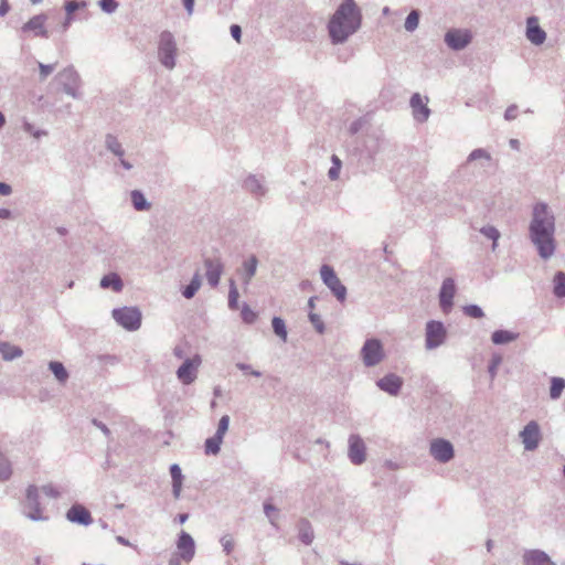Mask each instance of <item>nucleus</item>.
<instances>
[{
	"instance_id": "obj_24",
	"label": "nucleus",
	"mask_w": 565,
	"mask_h": 565,
	"mask_svg": "<svg viewBox=\"0 0 565 565\" xmlns=\"http://www.w3.org/2000/svg\"><path fill=\"white\" fill-rule=\"evenodd\" d=\"M258 266V259L255 255L249 256L247 259H245L242 264V268L238 270V274L241 275L242 281L245 287H247L253 277L256 274Z\"/></svg>"
},
{
	"instance_id": "obj_49",
	"label": "nucleus",
	"mask_w": 565,
	"mask_h": 565,
	"mask_svg": "<svg viewBox=\"0 0 565 565\" xmlns=\"http://www.w3.org/2000/svg\"><path fill=\"white\" fill-rule=\"evenodd\" d=\"M228 425H230V416L223 415L218 420L217 429L214 435H216L221 438H224V435L226 434V431L228 429Z\"/></svg>"
},
{
	"instance_id": "obj_8",
	"label": "nucleus",
	"mask_w": 565,
	"mask_h": 565,
	"mask_svg": "<svg viewBox=\"0 0 565 565\" xmlns=\"http://www.w3.org/2000/svg\"><path fill=\"white\" fill-rule=\"evenodd\" d=\"M519 438L525 451H535L543 439L540 424L536 420H530L519 431Z\"/></svg>"
},
{
	"instance_id": "obj_40",
	"label": "nucleus",
	"mask_w": 565,
	"mask_h": 565,
	"mask_svg": "<svg viewBox=\"0 0 565 565\" xmlns=\"http://www.w3.org/2000/svg\"><path fill=\"white\" fill-rule=\"evenodd\" d=\"M480 233L492 241V250H495L498 246V241L501 236L498 228L491 225H487L480 228Z\"/></svg>"
},
{
	"instance_id": "obj_61",
	"label": "nucleus",
	"mask_w": 565,
	"mask_h": 565,
	"mask_svg": "<svg viewBox=\"0 0 565 565\" xmlns=\"http://www.w3.org/2000/svg\"><path fill=\"white\" fill-rule=\"evenodd\" d=\"M340 170H341L340 168L331 166V168L328 171L329 179L332 181L338 180V178L340 175Z\"/></svg>"
},
{
	"instance_id": "obj_59",
	"label": "nucleus",
	"mask_w": 565,
	"mask_h": 565,
	"mask_svg": "<svg viewBox=\"0 0 565 565\" xmlns=\"http://www.w3.org/2000/svg\"><path fill=\"white\" fill-rule=\"evenodd\" d=\"M231 35L233 36L234 40H236L237 42H241V38H242L241 26L237 24L231 25Z\"/></svg>"
},
{
	"instance_id": "obj_27",
	"label": "nucleus",
	"mask_w": 565,
	"mask_h": 565,
	"mask_svg": "<svg viewBox=\"0 0 565 565\" xmlns=\"http://www.w3.org/2000/svg\"><path fill=\"white\" fill-rule=\"evenodd\" d=\"M298 537L305 545H310L315 540V532L311 523L302 518L297 523Z\"/></svg>"
},
{
	"instance_id": "obj_55",
	"label": "nucleus",
	"mask_w": 565,
	"mask_h": 565,
	"mask_svg": "<svg viewBox=\"0 0 565 565\" xmlns=\"http://www.w3.org/2000/svg\"><path fill=\"white\" fill-rule=\"evenodd\" d=\"M236 367L238 370H241L243 372H246V373H249V374H252L253 376H256V377H259L262 375V373L259 371L253 370L249 364H246V363H243V362L236 363Z\"/></svg>"
},
{
	"instance_id": "obj_7",
	"label": "nucleus",
	"mask_w": 565,
	"mask_h": 565,
	"mask_svg": "<svg viewBox=\"0 0 565 565\" xmlns=\"http://www.w3.org/2000/svg\"><path fill=\"white\" fill-rule=\"evenodd\" d=\"M447 335V329L441 321H427L425 326V349L431 351L441 347L445 344Z\"/></svg>"
},
{
	"instance_id": "obj_29",
	"label": "nucleus",
	"mask_w": 565,
	"mask_h": 565,
	"mask_svg": "<svg viewBox=\"0 0 565 565\" xmlns=\"http://www.w3.org/2000/svg\"><path fill=\"white\" fill-rule=\"evenodd\" d=\"M105 148L117 158L125 156L126 151L122 143L119 141L117 136L107 134L104 140Z\"/></svg>"
},
{
	"instance_id": "obj_31",
	"label": "nucleus",
	"mask_w": 565,
	"mask_h": 565,
	"mask_svg": "<svg viewBox=\"0 0 565 565\" xmlns=\"http://www.w3.org/2000/svg\"><path fill=\"white\" fill-rule=\"evenodd\" d=\"M130 200L134 209L138 212L149 211L151 207L150 202L146 199L140 190H132L130 192Z\"/></svg>"
},
{
	"instance_id": "obj_34",
	"label": "nucleus",
	"mask_w": 565,
	"mask_h": 565,
	"mask_svg": "<svg viewBox=\"0 0 565 565\" xmlns=\"http://www.w3.org/2000/svg\"><path fill=\"white\" fill-rule=\"evenodd\" d=\"M50 371L54 374L55 379L61 383L64 384L68 380V372L66 371L63 363L58 361H51L49 363Z\"/></svg>"
},
{
	"instance_id": "obj_28",
	"label": "nucleus",
	"mask_w": 565,
	"mask_h": 565,
	"mask_svg": "<svg viewBox=\"0 0 565 565\" xmlns=\"http://www.w3.org/2000/svg\"><path fill=\"white\" fill-rule=\"evenodd\" d=\"M99 285L103 289H111L115 292H120L124 288L122 279L116 273H109L103 276Z\"/></svg>"
},
{
	"instance_id": "obj_41",
	"label": "nucleus",
	"mask_w": 565,
	"mask_h": 565,
	"mask_svg": "<svg viewBox=\"0 0 565 565\" xmlns=\"http://www.w3.org/2000/svg\"><path fill=\"white\" fill-rule=\"evenodd\" d=\"M271 327L277 337H279L284 342L287 341V328L285 321L279 317H274L271 320Z\"/></svg>"
},
{
	"instance_id": "obj_9",
	"label": "nucleus",
	"mask_w": 565,
	"mask_h": 565,
	"mask_svg": "<svg viewBox=\"0 0 565 565\" xmlns=\"http://www.w3.org/2000/svg\"><path fill=\"white\" fill-rule=\"evenodd\" d=\"M202 364L200 354H194L191 358L184 359L182 364L178 367L175 375L183 385H191L198 379L199 369Z\"/></svg>"
},
{
	"instance_id": "obj_48",
	"label": "nucleus",
	"mask_w": 565,
	"mask_h": 565,
	"mask_svg": "<svg viewBox=\"0 0 565 565\" xmlns=\"http://www.w3.org/2000/svg\"><path fill=\"white\" fill-rule=\"evenodd\" d=\"M220 543H221L223 551L226 555H230L232 553V551L234 550L235 543H234L232 535H230V534L223 535L220 539Z\"/></svg>"
},
{
	"instance_id": "obj_58",
	"label": "nucleus",
	"mask_w": 565,
	"mask_h": 565,
	"mask_svg": "<svg viewBox=\"0 0 565 565\" xmlns=\"http://www.w3.org/2000/svg\"><path fill=\"white\" fill-rule=\"evenodd\" d=\"M518 116V107L516 105H511L507 108L505 113H504V118L505 120H513L515 119Z\"/></svg>"
},
{
	"instance_id": "obj_26",
	"label": "nucleus",
	"mask_w": 565,
	"mask_h": 565,
	"mask_svg": "<svg viewBox=\"0 0 565 565\" xmlns=\"http://www.w3.org/2000/svg\"><path fill=\"white\" fill-rule=\"evenodd\" d=\"M56 81L62 85L63 89L68 86L81 84V77L73 66H67L58 72Z\"/></svg>"
},
{
	"instance_id": "obj_13",
	"label": "nucleus",
	"mask_w": 565,
	"mask_h": 565,
	"mask_svg": "<svg viewBox=\"0 0 565 565\" xmlns=\"http://www.w3.org/2000/svg\"><path fill=\"white\" fill-rule=\"evenodd\" d=\"M348 457L353 465H362L366 460V447L359 435L349 437Z\"/></svg>"
},
{
	"instance_id": "obj_64",
	"label": "nucleus",
	"mask_w": 565,
	"mask_h": 565,
	"mask_svg": "<svg viewBox=\"0 0 565 565\" xmlns=\"http://www.w3.org/2000/svg\"><path fill=\"white\" fill-rule=\"evenodd\" d=\"M10 10V6L7 0L0 1V17H4Z\"/></svg>"
},
{
	"instance_id": "obj_25",
	"label": "nucleus",
	"mask_w": 565,
	"mask_h": 565,
	"mask_svg": "<svg viewBox=\"0 0 565 565\" xmlns=\"http://www.w3.org/2000/svg\"><path fill=\"white\" fill-rule=\"evenodd\" d=\"M86 7H87V3L85 1L73 0V1L65 2L64 10H65L66 14H65L64 21L61 24L63 32H66L68 30V28L71 26V24L74 22V20H75L74 13L79 9H85Z\"/></svg>"
},
{
	"instance_id": "obj_57",
	"label": "nucleus",
	"mask_w": 565,
	"mask_h": 565,
	"mask_svg": "<svg viewBox=\"0 0 565 565\" xmlns=\"http://www.w3.org/2000/svg\"><path fill=\"white\" fill-rule=\"evenodd\" d=\"M79 85H81V84H76V85H73V86H68V87L64 88L63 90H64V93H65L66 95H68V96H71V97H73V98H75V99H78V98H81V96H82V95H81V93H79V90H78Z\"/></svg>"
},
{
	"instance_id": "obj_12",
	"label": "nucleus",
	"mask_w": 565,
	"mask_h": 565,
	"mask_svg": "<svg viewBox=\"0 0 565 565\" xmlns=\"http://www.w3.org/2000/svg\"><path fill=\"white\" fill-rule=\"evenodd\" d=\"M429 454L440 463H447L455 457L452 444L444 438H437L430 443Z\"/></svg>"
},
{
	"instance_id": "obj_33",
	"label": "nucleus",
	"mask_w": 565,
	"mask_h": 565,
	"mask_svg": "<svg viewBox=\"0 0 565 565\" xmlns=\"http://www.w3.org/2000/svg\"><path fill=\"white\" fill-rule=\"evenodd\" d=\"M202 285V279H201V275L199 271H196L194 274V276L192 277L190 284L188 286L184 287V289L182 290V296L186 299H191L195 296V294L198 292V290L200 289Z\"/></svg>"
},
{
	"instance_id": "obj_53",
	"label": "nucleus",
	"mask_w": 565,
	"mask_h": 565,
	"mask_svg": "<svg viewBox=\"0 0 565 565\" xmlns=\"http://www.w3.org/2000/svg\"><path fill=\"white\" fill-rule=\"evenodd\" d=\"M41 491L49 498L58 499L61 498V491L53 484H45L41 488Z\"/></svg>"
},
{
	"instance_id": "obj_23",
	"label": "nucleus",
	"mask_w": 565,
	"mask_h": 565,
	"mask_svg": "<svg viewBox=\"0 0 565 565\" xmlns=\"http://www.w3.org/2000/svg\"><path fill=\"white\" fill-rule=\"evenodd\" d=\"M243 186L254 196H264L267 192L264 178L254 174L248 175L244 180Z\"/></svg>"
},
{
	"instance_id": "obj_47",
	"label": "nucleus",
	"mask_w": 565,
	"mask_h": 565,
	"mask_svg": "<svg viewBox=\"0 0 565 565\" xmlns=\"http://www.w3.org/2000/svg\"><path fill=\"white\" fill-rule=\"evenodd\" d=\"M309 320L318 333L322 334L324 332V330H326L324 323L318 313L310 312Z\"/></svg>"
},
{
	"instance_id": "obj_56",
	"label": "nucleus",
	"mask_w": 565,
	"mask_h": 565,
	"mask_svg": "<svg viewBox=\"0 0 565 565\" xmlns=\"http://www.w3.org/2000/svg\"><path fill=\"white\" fill-rule=\"evenodd\" d=\"M173 355L179 359L183 360L186 359V344H178L173 348Z\"/></svg>"
},
{
	"instance_id": "obj_30",
	"label": "nucleus",
	"mask_w": 565,
	"mask_h": 565,
	"mask_svg": "<svg viewBox=\"0 0 565 565\" xmlns=\"http://www.w3.org/2000/svg\"><path fill=\"white\" fill-rule=\"evenodd\" d=\"M0 354L4 361H13L23 355V350L10 342H0Z\"/></svg>"
},
{
	"instance_id": "obj_11",
	"label": "nucleus",
	"mask_w": 565,
	"mask_h": 565,
	"mask_svg": "<svg viewBox=\"0 0 565 565\" xmlns=\"http://www.w3.org/2000/svg\"><path fill=\"white\" fill-rule=\"evenodd\" d=\"M445 43L452 51H461L472 41V34L467 29H450L445 34Z\"/></svg>"
},
{
	"instance_id": "obj_19",
	"label": "nucleus",
	"mask_w": 565,
	"mask_h": 565,
	"mask_svg": "<svg viewBox=\"0 0 565 565\" xmlns=\"http://www.w3.org/2000/svg\"><path fill=\"white\" fill-rule=\"evenodd\" d=\"M376 386L392 396H397L403 386V379L394 373H390L377 380Z\"/></svg>"
},
{
	"instance_id": "obj_21",
	"label": "nucleus",
	"mask_w": 565,
	"mask_h": 565,
	"mask_svg": "<svg viewBox=\"0 0 565 565\" xmlns=\"http://www.w3.org/2000/svg\"><path fill=\"white\" fill-rule=\"evenodd\" d=\"M47 17L45 14H38L32 17L26 23L23 24L22 31L33 33L34 36L49 38V32L45 28Z\"/></svg>"
},
{
	"instance_id": "obj_22",
	"label": "nucleus",
	"mask_w": 565,
	"mask_h": 565,
	"mask_svg": "<svg viewBox=\"0 0 565 565\" xmlns=\"http://www.w3.org/2000/svg\"><path fill=\"white\" fill-rule=\"evenodd\" d=\"M66 519L72 523H77L85 526L92 524L93 522L90 512L82 504L72 505L66 512Z\"/></svg>"
},
{
	"instance_id": "obj_46",
	"label": "nucleus",
	"mask_w": 565,
	"mask_h": 565,
	"mask_svg": "<svg viewBox=\"0 0 565 565\" xmlns=\"http://www.w3.org/2000/svg\"><path fill=\"white\" fill-rule=\"evenodd\" d=\"M241 317L243 321L248 324L254 323L257 318L256 313L249 308L247 303L242 306Z\"/></svg>"
},
{
	"instance_id": "obj_17",
	"label": "nucleus",
	"mask_w": 565,
	"mask_h": 565,
	"mask_svg": "<svg viewBox=\"0 0 565 565\" xmlns=\"http://www.w3.org/2000/svg\"><path fill=\"white\" fill-rule=\"evenodd\" d=\"M205 276L211 287L215 288L220 284V278L223 273V263L218 257L205 258Z\"/></svg>"
},
{
	"instance_id": "obj_42",
	"label": "nucleus",
	"mask_w": 565,
	"mask_h": 565,
	"mask_svg": "<svg viewBox=\"0 0 565 565\" xmlns=\"http://www.w3.org/2000/svg\"><path fill=\"white\" fill-rule=\"evenodd\" d=\"M419 11L412 10L405 19L404 28L407 32H414L419 24Z\"/></svg>"
},
{
	"instance_id": "obj_3",
	"label": "nucleus",
	"mask_w": 565,
	"mask_h": 565,
	"mask_svg": "<svg viewBox=\"0 0 565 565\" xmlns=\"http://www.w3.org/2000/svg\"><path fill=\"white\" fill-rule=\"evenodd\" d=\"M178 44L170 31H162L158 40V60L160 64L171 71L177 65Z\"/></svg>"
},
{
	"instance_id": "obj_62",
	"label": "nucleus",
	"mask_w": 565,
	"mask_h": 565,
	"mask_svg": "<svg viewBox=\"0 0 565 565\" xmlns=\"http://www.w3.org/2000/svg\"><path fill=\"white\" fill-rule=\"evenodd\" d=\"M12 192V188L10 184L0 182V194L1 195H10Z\"/></svg>"
},
{
	"instance_id": "obj_63",
	"label": "nucleus",
	"mask_w": 565,
	"mask_h": 565,
	"mask_svg": "<svg viewBox=\"0 0 565 565\" xmlns=\"http://www.w3.org/2000/svg\"><path fill=\"white\" fill-rule=\"evenodd\" d=\"M118 160H119V164H120L125 170L130 171V170L134 168V164H132L129 160L125 159V156H124V157H121V158H118Z\"/></svg>"
},
{
	"instance_id": "obj_45",
	"label": "nucleus",
	"mask_w": 565,
	"mask_h": 565,
	"mask_svg": "<svg viewBox=\"0 0 565 565\" xmlns=\"http://www.w3.org/2000/svg\"><path fill=\"white\" fill-rule=\"evenodd\" d=\"M466 316L475 319H480L484 316L483 310L478 305H468L462 308Z\"/></svg>"
},
{
	"instance_id": "obj_14",
	"label": "nucleus",
	"mask_w": 565,
	"mask_h": 565,
	"mask_svg": "<svg viewBox=\"0 0 565 565\" xmlns=\"http://www.w3.org/2000/svg\"><path fill=\"white\" fill-rule=\"evenodd\" d=\"M428 97H423L419 93L412 95L409 105L412 108L413 117L418 122H425L430 116V109L427 106Z\"/></svg>"
},
{
	"instance_id": "obj_37",
	"label": "nucleus",
	"mask_w": 565,
	"mask_h": 565,
	"mask_svg": "<svg viewBox=\"0 0 565 565\" xmlns=\"http://www.w3.org/2000/svg\"><path fill=\"white\" fill-rule=\"evenodd\" d=\"M264 513L274 527H278V509L269 501L264 502Z\"/></svg>"
},
{
	"instance_id": "obj_54",
	"label": "nucleus",
	"mask_w": 565,
	"mask_h": 565,
	"mask_svg": "<svg viewBox=\"0 0 565 565\" xmlns=\"http://www.w3.org/2000/svg\"><path fill=\"white\" fill-rule=\"evenodd\" d=\"M170 475L172 478V482H182L183 481L182 471H181V468L179 465L173 463L170 467Z\"/></svg>"
},
{
	"instance_id": "obj_4",
	"label": "nucleus",
	"mask_w": 565,
	"mask_h": 565,
	"mask_svg": "<svg viewBox=\"0 0 565 565\" xmlns=\"http://www.w3.org/2000/svg\"><path fill=\"white\" fill-rule=\"evenodd\" d=\"M22 513L31 521H46L49 518L44 514L43 508L40 503V489L30 484L25 489V497L22 501Z\"/></svg>"
},
{
	"instance_id": "obj_35",
	"label": "nucleus",
	"mask_w": 565,
	"mask_h": 565,
	"mask_svg": "<svg viewBox=\"0 0 565 565\" xmlns=\"http://www.w3.org/2000/svg\"><path fill=\"white\" fill-rule=\"evenodd\" d=\"M565 388V379L553 376L551 377L550 397L551 399H558Z\"/></svg>"
},
{
	"instance_id": "obj_43",
	"label": "nucleus",
	"mask_w": 565,
	"mask_h": 565,
	"mask_svg": "<svg viewBox=\"0 0 565 565\" xmlns=\"http://www.w3.org/2000/svg\"><path fill=\"white\" fill-rule=\"evenodd\" d=\"M238 298L239 294L237 287L233 279L230 281V291H228V307L232 310H236L238 308Z\"/></svg>"
},
{
	"instance_id": "obj_38",
	"label": "nucleus",
	"mask_w": 565,
	"mask_h": 565,
	"mask_svg": "<svg viewBox=\"0 0 565 565\" xmlns=\"http://www.w3.org/2000/svg\"><path fill=\"white\" fill-rule=\"evenodd\" d=\"M223 443V438L214 435L205 440V454L206 455H217L221 450V445Z\"/></svg>"
},
{
	"instance_id": "obj_5",
	"label": "nucleus",
	"mask_w": 565,
	"mask_h": 565,
	"mask_svg": "<svg viewBox=\"0 0 565 565\" xmlns=\"http://www.w3.org/2000/svg\"><path fill=\"white\" fill-rule=\"evenodd\" d=\"M111 317L118 326L128 331H136L141 327L142 315L137 307L113 309Z\"/></svg>"
},
{
	"instance_id": "obj_32",
	"label": "nucleus",
	"mask_w": 565,
	"mask_h": 565,
	"mask_svg": "<svg viewBox=\"0 0 565 565\" xmlns=\"http://www.w3.org/2000/svg\"><path fill=\"white\" fill-rule=\"evenodd\" d=\"M519 338V334L509 330H495L491 340L494 344L501 345L515 341Z\"/></svg>"
},
{
	"instance_id": "obj_44",
	"label": "nucleus",
	"mask_w": 565,
	"mask_h": 565,
	"mask_svg": "<svg viewBox=\"0 0 565 565\" xmlns=\"http://www.w3.org/2000/svg\"><path fill=\"white\" fill-rule=\"evenodd\" d=\"M477 160H484L489 162L491 160V154L486 149L478 148L470 152L467 158V162H472Z\"/></svg>"
},
{
	"instance_id": "obj_60",
	"label": "nucleus",
	"mask_w": 565,
	"mask_h": 565,
	"mask_svg": "<svg viewBox=\"0 0 565 565\" xmlns=\"http://www.w3.org/2000/svg\"><path fill=\"white\" fill-rule=\"evenodd\" d=\"M183 7L189 15L193 14L195 0H182Z\"/></svg>"
},
{
	"instance_id": "obj_39",
	"label": "nucleus",
	"mask_w": 565,
	"mask_h": 565,
	"mask_svg": "<svg viewBox=\"0 0 565 565\" xmlns=\"http://www.w3.org/2000/svg\"><path fill=\"white\" fill-rule=\"evenodd\" d=\"M36 65L39 68V82H45L56 70L57 63L44 64L42 62L36 61Z\"/></svg>"
},
{
	"instance_id": "obj_16",
	"label": "nucleus",
	"mask_w": 565,
	"mask_h": 565,
	"mask_svg": "<svg viewBox=\"0 0 565 565\" xmlns=\"http://www.w3.org/2000/svg\"><path fill=\"white\" fill-rule=\"evenodd\" d=\"M177 548L179 552V558L185 562H191L193 559L195 555V542L189 533L182 531L179 534Z\"/></svg>"
},
{
	"instance_id": "obj_52",
	"label": "nucleus",
	"mask_w": 565,
	"mask_h": 565,
	"mask_svg": "<svg viewBox=\"0 0 565 565\" xmlns=\"http://www.w3.org/2000/svg\"><path fill=\"white\" fill-rule=\"evenodd\" d=\"M98 4L106 13H114L119 6L116 0H99Z\"/></svg>"
},
{
	"instance_id": "obj_6",
	"label": "nucleus",
	"mask_w": 565,
	"mask_h": 565,
	"mask_svg": "<svg viewBox=\"0 0 565 565\" xmlns=\"http://www.w3.org/2000/svg\"><path fill=\"white\" fill-rule=\"evenodd\" d=\"M360 355L366 367L379 365L385 358L381 340L376 338L366 339L361 348Z\"/></svg>"
},
{
	"instance_id": "obj_18",
	"label": "nucleus",
	"mask_w": 565,
	"mask_h": 565,
	"mask_svg": "<svg viewBox=\"0 0 565 565\" xmlns=\"http://www.w3.org/2000/svg\"><path fill=\"white\" fill-rule=\"evenodd\" d=\"M522 563L523 565H556L546 552L539 548L524 550Z\"/></svg>"
},
{
	"instance_id": "obj_15",
	"label": "nucleus",
	"mask_w": 565,
	"mask_h": 565,
	"mask_svg": "<svg viewBox=\"0 0 565 565\" xmlns=\"http://www.w3.org/2000/svg\"><path fill=\"white\" fill-rule=\"evenodd\" d=\"M456 295V284L452 278L444 279L439 290V303L445 313L450 312Z\"/></svg>"
},
{
	"instance_id": "obj_50",
	"label": "nucleus",
	"mask_w": 565,
	"mask_h": 565,
	"mask_svg": "<svg viewBox=\"0 0 565 565\" xmlns=\"http://www.w3.org/2000/svg\"><path fill=\"white\" fill-rule=\"evenodd\" d=\"M501 362H502V358L500 354L492 355V359L488 366V372H489L491 379L495 377L498 367L500 366Z\"/></svg>"
},
{
	"instance_id": "obj_2",
	"label": "nucleus",
	"mask_w": 565,
	"mask_h": 565,
	"mask_svg": "<svg viewBox=\"0 0 565 565\" xmlns=\"http://www.w3.org/2000/svg\"><path fill=\"white\" fill-rule=\"evenodd\" d=\"M362 14L354 0H344L328 23L332 44H342L360 28Z\"/></svg>"
},
{
	"instance_id": "obj_20",
	"label": "nucleus",
	"mask_w": 565,
	"mask_h": 565,
	"mask_svg": "<svg viewBox=\"0 0 565 565\" xmlns=\"http://www.w3.org/2000/svg\"><path fill=\"white\" fill-rule=\"evenodd\" d=\"M526 39L534 45H541L546 40V32L540 26L539 19L534 15L526 20Z\"/></svg>"
},
{
	"instance_id": "obj_10",
	"label": "nucleus",
	"mask_w": 565,
	"mask_h": 565,
	"mask_svg": "<svg viewBox=\"0 0 565 565\" xmlns=\"http://www.w3.org/2000/svg\"><path fill=\"white\" fill-rule=\"evenodd\" d=\"M320 276L323 284L331 290L334 297L343 302L347 299V287L340 281L334 269L329 265H322Z\"/></svg>"
},
{
	"instance_id": "obj_36",
	"label": "nucleus",
	"mask_w": 565,
	"mask_h": 565,
	"mask_svg": "<svg viewBox=\"0 0 565 565\" xmlns=\"http://www.w3.org/2000/svg\"><path fill=\"white\" fill-rule=\"evenodd\" d=\"M553 292L557 298L565 297V273L557 271L553 279Z\"/></svg>"
},
{
	"instance_id": "obj_51",
	"label": "nucleus",
	"mask_w": 565,
	"mask_h": 565,
	"mask_svg": "<svg viewBox=\"0 0 565 565\" xmlns=\"http://www.w3.org/2000/svg\"><path fill=\"white\" fill-rule=\"evenodd\" d=\"M23 130L30 135H32L34 138L40 139L41 137H44L47 135L46 130L43 129H35L34 126L30 122L23 124Z\"/></svg>"
},
{
	"instance_id": "obj_1",
	"label": "nucleus",
	"mask_w": 565,
	"mask_h": 565,
	"mask_svg": "<svg viewBox=\"0 0 565 565\" xmlns=\"http://www.w3.org/2000/svg\"><path fill=\"white\" fill-rule=\"evenodd\" d=\"M555 215L551 207L545 202L535 203L529 224V238L544 260L555 254Z\"/></svg>"
}]
</instances>
